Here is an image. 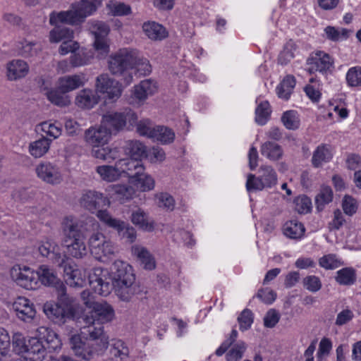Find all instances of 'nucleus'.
<instances>
[{"label": "nucleus", "mask_w": 361, "mask_h": 361, "mask_svg": "<svg viewBox=\"0 0 361 361\" xmlns=\"http://www.w3.org/2000/svg\"><path fill=\"white\" fill-rule=\"evenodd\" d=\"M90 314L82 317L85 325L80 334L70 338V345L75 355L84 360H90L102 355L109 346V337L104 331L102 324L111 320L114 310L105 302H96Z\"/></svg>", "instance_id": "obj_1"}, {"label": "nucleus", "mask_w": 361, "mask_h": 361, "mask_svg": "<svg viewBox=\"0 0 361 361\" xmlns=\"http://www.w3.org/2000/svg\"><path fill=\"white\" fill-rule=\"evenodd\" d=\"M133 267L128 264L118 261L115 262L111 268V273L100 267L94 268L89 274L88 281L90 287L100 295H108L113 286L135 279Z\"/></svg>", "instance_id": "obj_2"}, {"label": "nucleus", "mask_w": 361, "mask_h": 361, "mask_svg": "<svg viewBox=\"0 0 361 361\" xmlns=\"http://www.w3.org/2000/svg\"><path fill=\"white\" fill-rule=\"evenodd\" d=\"M97 227L93 218H86L85 220L67 219L63 226V244L66 247L68 254L77 259L87 255V248L85 239L88 232L94 231Z\"/></svg>", "instance_id": "obj_3"}, {"label": "nucleus", "mask_w": 361, "mask_h": 361, "mask_svg": "<svg viewBox=\"0 0 361 361\" xmlns=\"http://www.w3.org/2000/svg\"><path fill=\"white\" fill-rule=\"evenodd\" d=\"M101 4L102 0H80V2L73 4L67 11L51 13L49 23L51 25L60 22L70 25H79L87 16L95 12Z\"/></svg>", "instance_id": "obj_4"}, {"label": "nucleus", "mask_w": 361, "mask_h": 361, "mask_svg": "<svg viewBox=\"0 0 361 361\" xmlns=\"http://www.w3.org/2000/svg\"><path fill=\"white\" fill-rule=\"evenodd\" d=\"M61 341L54 331L40 326L37 329V336L28 340L25 353L31 356L30 359L42 361L47 351H55L61 348Z\"/></svg>", "instance_id": "obj_5"}, {"label": "nucleus", "mask_w": 361, "mask_h": 361, "mask_svg": "<svg viewBox=\"0 0 361 361\" xmlns=\"http://www.w3.org/2000/svg\"><path fill=\"white\" fill-rule=\"evenodd\" d=\"M137 62L135 51L123 49L111 56L109 69L113 75L121 78V82L124 86H128L133 81L135 64Z\"/></svg>", "instance_id": "obj_6"}, {"label": "nucleus", "mask_w": 361, "mask_h": 361, "mask_svg": "<svg viewBox=\"0 0 361 361\" xmlns=\"http://www.w3.org/2000/svg\"><path fill=\"white\" fill-rule=\"evenodd\" d=\"M44 312L54 323L63 324L67 320L73 319L75 314V300L66 291L57 293V302L54 304H45Z\"/></svg>", "instance_id": "obj_7"}, {"label": "nucleus", "mask_w": 361, "mask_h": 361, "mask_svg": "<svg viewBox=\"0 0 361 361\" xmlns=\"http://www.w3.org/2000/svg\"><path fill=\"white\" fill-rule=\"evenodd\" d=\"M137 119L136 114L130 109L125 108L118 111H107L102 116L101 121L112 135L123 130L127 121L133 124Z\"/></svg>", "instance_id": "obj_8"}, {"label": "nucleus", "mask_w": 361, "mask_h": 361, "mask_svg": "<svg viewBox=\"0 0 361 361\" xmlns=\"http://www.w3.org/2000/svg\"><path fill=\"white\" fill-rule=\"evenodd\" d=\"M92 255L97 260L106 262L115 256L117 252L114 244L102 233H94L89 239Z\"/></svg>", "instance_id": "obj_9"}, {"label": "nucleus", "mask_w": 361, "mask_h": 361, "mask_svg": "<svg viewBox=\"0 0 361 361\" xmlns=\"http://www.w3.org/2000/svg\"><path fill=\"white\" fill-rule=\"evenodd\" d=\"M54 264L63 269L64 278L66 283L71 286L82 287L85 280L82 277L81 271L78 269L75 262L63 254Z\"/></svg>", "instance_id": "obj_10"}, {"label": "nucleus", "mask_w": 361, "mask_h": 361, "mask_svg": "<svg viewBox=\"0 0 361 361\" xmlns=\"http://www.w3.org/2000/svg\"><path fill=\"white\" fill-rule=\"evenodd\" d=\"M122 85H123L121 82L119 83L110 78L106 73L99 75L96 80L97 90L102 93H106V100L109 102H114L121 97Z\"/></svg>", "instance_id": "obj_11"}, {"label": "nucleus", "mask_w": 361, "mask_h": 361, "mask_svg": "<svg viewBox=\"0 0 361 361\" xmlns=\"http://www.w3.org/2000/svg\"><path fill=\"white\" fill-rule=\"evenodd\" d=\"M310 65L309 71L311 73H319L326 78L328 74L331 73L334 70V59L332 57L322 51H318L315 55L307 60Z\"/></svg>", "instance_id": "obj_12"}, {"label": "nucleus", "mask_w": 361, "mask_h": 361, "mask_svg": "<svg viewBox=\"0 0 361 361\" xmlns=\"http://www.w3.org/2000/svg\"><path fill=\"white\" fill-rule=\"evenodd\" d=\"M38 283L48 287H53L56 293L66 291V287L58 277L56 271L47 264L40 265L37 269Z\"/></svg>", "instance_id": "obj_13"}, {"label": "nucleus", "mask_w": 361, "mask_h": 361, "mask_svg": "<svg viewBox=\"0 0 361 361\" xmlns=\"http://www.w3.org/2000/svg\"><path fill=\"white\" fill-rule=\"evenodd\" d=\"M109 130L103 125L92 126L85 131L84 139L87 144L97 148L106 144L111 137Z\"/></svg>", "instance_id": "obj_14"}, {"label": "nucleus", "mask_w": 361, "mask_h": 361, "mask_svg": "<svg viewBox=\"0 0 361 361\" xmlns=\"http://www.w3.org/2000/svg\"><path fill=\"white\" fill-rule=\"evenodd\" d=\"M94 36V47L101 54H107L109 47L106 42V36L109 32L108 25L102 21H93L90 27Z\"/></svg>", "instance_id": "obj_15"}, {"label": "nucleus", "mask_w": 361, "mask_h": 361, "mask_svg": "<svg viewBox=\"0 0 361 361\" xmlns=\"http://www.w3.org/2000/svg\"><path fill=\"white\" fill-rule=\"evenodd\" d=\"M81 204L92 213H98L99 210H104V208L108 207L110 202L102 193L90 190L82 195Z\"/></svg>", "instance_id": "obj_16"}, {"label": "nucleus", "mask_w": 361, "mask_h": 361, "mask_svg": "<svg viewBox=\"0 0 361 361\" xmlns=\"http://www.w3.org/2000/svg\"><path fill=\"white\" fill-rule=\"evenodd\" d=\"M39 178L49 184H57L61 181L59 167L51 162H42L35 168Z\"/></svg>", "instance_id": "obj_17"}, {"label": "nucleus", "mask_w": 361, "mask_h": 361, "mask_svg": "<svg viewBox=\"0 0 361 361\" xmlns=\"http://www.w3.org/2000/svg\"><path fill=\"white\" fill-rule=\"evenodd\" d=\"M117 166L120 168L121 174L126 173L130 181L145 171L141 159L132 157L119 159L117 161Z\"/></svg>", "instance_id": "obj_18"}, {"label": "nucleus", "mask_w": 361, "mask_h": 361, "mask_svg": "<svg viewBox=\"0 0 361 361\" xmlns=\"http://www.w3.org/2000/svg\"><path fill=\"white\" fill-rule=\"evenodd\" d=\"M12 308L16 316L24 322L31 321L36 314L33 303L24 297H18L13 303Z\"/></svg>", "instance_id": "obj_19"}, {"label": "nucleus", "mask_w": 361, "mask_h": 361, "mask_svg": "<svg viewBox=\"0 0 361 361\" xmlns=\"http://www.w3.org/2000/svg\"><path fill=\"white\" fill-rule=\"evenodd\" d=\"M15 280L20 286L25 289L32 290L38 287L37 270H32L26 266L19 268Z\"/></svg>", "instance_id": "obj_20"}, {"label": "nucleus", "mask_w": 361, "mask_h": 361, "mask_svg": "<svg viewBox=\"0 0 361 361\" xmlns=\"http://www.w3.org/2000/svg\"><path fill=\"white\" fill-rule=\"evenodd\" d=\"M116 295L123 301L128 302L131 298L142 292L140 285L133 280H127L113 286Z\"/></svg>", "instance_id": "obj_21"}, {"label": "nucleus", "mask_w": 361, "mask_h": 361, "mask_svg": "<svg viewBox=\"0 0 361 361\" xmlns=\"http://www.w3.org/2000/svg\"><path fill=\"white\" fill-rule=\"evenodd\" d=\"M38 251L41 256L48 258L54 264L63 255L58 244L51 239L42 241L38 245Z\"/></svg>", "instance_id": "obj_22"}, {"label": "nucleus", "mask_w": 361, "mask_h": 361, "mask_svg": "<svg viewBox=\"0 0 361 361\" xmlns=\"http://www.w3.org/2000/svg\"><path fill=\"white\" fill-rule=\"evenodd\" d=\"M130 221L135 226L145 231H152L154 228L153 221L150 220L148 214L140 208L132 212Z\"/></svg>", "instance_id": "obj_23"}, {"label": "nucleus", "mask_w": 361, "mask_h": 361, "mask_svg": "<svg viewBox=\"0 0 361 361\" xmlns=\"http://www.w3.org/2000/svg\"><path fill=\"white\" fill-rule=\"evenodd\" d=\"M85 76L83 75H66L59 79L58 85L63 92H69L84 85Z\"/></svg>", "instance_id": "obj_24"}, {"label": "nucleus", "mask_w": 361, "mask_h": 361, "mask_svg": "<svg viewBox=\"0 0 361 361\" xmlns=\"http://www.w3.org/2000/svg\"><path fill=\"white\" fill-rule=\"evenodd\" d=\"M121 154V149L118 147H99L93 148L92 150V155L97 159H100L107 162L119 159Z\"/></svg>", "instance_id": "obj_25"}, {"label": "nucleus", "mask_w": 361, "mask_h": 361, "mask_svg": "<svg viewBox=\"0 0 361 361\" xmlns=\"http://www.w3.org/2000/svg\"><path fill=\"white\" fill-rule=\"evenodd\" d=\"M27 72V64L23 60H13L7 65V76L11 80L25 77Z\"/></svg>", "instance_id": "obj_26"}, {"label": "nucleus", "mask_w": 361, "mask_h": 361, "mask_svg": "<svg viewBox=\"0 0 361 361\" xmlns=\"http://www.w3.org/2000/svg\"><path fill=\"white\" fill-rule=\"evenodd\" d=\"M124 152L132 158L142 159L146 157L147 147L139 140H128L123 147Z\"/></svg>", "instance_id": "obj_27"}, {"label": "nucleus", "mask_w": 361, "mask_h": 361, "mask_svg": "<svg viewBox=\"0 0 361 361\" xmlns=\"http://www.w3.org/2000/svg\"><path fill=\"white\" fill-rule=\"evenodd\" d=\"M157 90V83L152 80H145L135 86L134 96L140 101L145 100L149 95H152Z\"/></svg>", "instance_id": "obj_28"}, {"label": "nucleus", "mask_w": 361, "mask_h": 361, "mask_svg": "<svg viewBox=\"0 0 361 361\" xmlns=\"http://www.w3.org/2000/svg\"><path fill=\"white\" fill-rule=\"evenodd\" d=\"M98 102L97 94L92 90L84 89L79 92L75 104L80 108L91 109Z\"/></svg>", "instance_id": "obj_29"}, {"label": "nucleus", "mask_w": 361, "mask_h": 361, "mask_svg": "<svg viewBox=\"0 0 361 361\" xmlns=\"http://www.w3.org/2000/svg\"><path fill=\"white\" fill-rule=\"evenodd\" d=\"M142 29L145 35L153 40H161L167 36L166 29L161 25L155 22L145 23Z\"/></svg>", "instance_id": "obj_30"}, {"label": "nucleus", "mask_w": 361, "mask_h": 361, "mask_svg": "<svg viewBox=\"0 0 361 361\" xmlns=\"http://www.w3.org/2000/svg\"><path fill=\"white\" fill-rule=\"evenodd\" d=\"M260 152L262 156L271 161L279 160L283 154L282 147L279 144L271 141L265 142L262 145Z\"/></svg>", "instance_id": "obj_31"}, {"label": "nucleus", "mask_w": 361, "mask_h": 361, "mask_svg": "<svg viewBox=\"0 0 361 361\" xmlns=\"http://www.w3.org/2000/svg\"><path fill=\"white\" fill-rule=\"evenodd\" d=\"M96 171L98 173L102 180L107 182L116 181L118 180L121 176L120 168L117 166V161L114 166H99L97 167Z\"/></svg>", "instance_id": "obj_32"}, {"label": "nucleus", "mask_w": 361, "mask_h": 361, "mask_svg": "<svg viewBox=\"0 0 361 361\" xmlns=\"http://www.w3.org/2000/svg\"><path fill=\"white\" fill-rule=\"evenodd\" d=\"M305 231L303 224L297 220L288 221L283 226V234L291 239L301 238L304 235Z\"/></svg>", "instance_id": "obj_33"}, {"label": "nucleus", "mask_w": 361, "mask_h": 361, "mask_svg": "<svg viewBox=\"0 0 361 361\" xmlns=\"http://www.w3.org/2000/svg\"><path fill=\"white\" fill-rule=\"evenodd\" d=\"M356 271L353 267H345L336 272L335 281L342 286H352L356 282Z\"/></svg>", "instance_id": "obj_34"}, {"label": "nucleus", "mask_w": 361, "mask_h": 361, "mask_svg": "<svg viewBox=\"0 0 361 361\" xmlns=\"http://www.w3.org/2000/svg\"><path fill=\"white\" fill-rule=\"evenodd\" d=\"M51 142V140L42 137L36 141L30 142L29 145L30 154L35 158L42 157L48 152Z\"/></svg>", "instance_id": "obj_35"}, {"label": "nucleus", "mask_w": 361, "mask_h": 361, "mask_svg": "<svg viewBox=\"0 0 361 361\" xmlns=\"http://www.w3.org/2000/svg\"><path fill=\"white\" fill-rule=\"evenodd\" d=\"M295 86V79L293 75H287L276 87L279 97L288 100Z\"/></svg>", "instance_id": "obj_36"}, {"label": "nucleus", "mask_w": 361, "mask_h": 361, "mask_svg": "<svg viewBox=\"0 0 361 361\" xmlns=\"http://www.w3.org/2000/svg\"><path fill=\"white\" fill-rule=\"evenodd\" d=\"M46 95L49 101L55 105L65 106L70 104L68 96L66 94V92H63L62 90H60L59 85L57 88L48 90Z\"/></svg>", "instance_id": "obj_37"}, {"label": "nucleus", "mask_w": 361, "mask_h": 361, "mask_svg": "<svg viewBox=\"0 0 361 361\" xmlns=\"http://www.w3.org/2000/svg\"><path fill=\"white\" fill-rule=\"evenodd\" d=\"M333 191L329 186H322L315 197V205L318 212H322L325 206L332 202Z\"/></svg>", "instance_id": "obj_38"}, {"label": "nucleus", "mask_w": 361, "mask_h": 361, "mask_svg": "<svg viewBox=\"0 0 361 361\" xmlns=\"http://www.w3.org/2000/svg\"><path fill=\"white\" fill-rule=\"evenodd\" d=\"M59 23H61L53 25H55V27L50 32L49 35L51 42H59L63 39H71L73 37V31L72 30L64 25H59ZM61 23L65 24L64 23Z\"/></svg>", "instance_id": "obj_39"}, {"label": "nucleus", "mask_w": 361, "mask_h": 361, "mask_svg": "<svg viewBox=\"0 0 361 361\" xmlns=\"http://www.w3.org/2000/svg\"><path fill=\"white\" fill-rule=\"evenodd\" d=\"M112 190L115 198L121 203H124L126 201L130 200L135 193L134 188L128 185H114Z\"/></svg>", "instance_id": "obj_40"}, {"label": "nucleus", "mask_w": 361, "mask_h": 361, "mask_svg": "<svg viewBox=\"0 0 361 361\" xmlns=\"http://www.w3.org/2000/svg\"><path fill=\"white\" fill-rule=\"evenodd\" d=\"M153 135L152 138L164 145L173 142L175 138V133L173 130L162 126H155V131Z\"/></svg>", "instance_id": "obj_41"}, {"label": "nucleus", "mask_w": 361, "mask_h": 361, "mask_svg": "<svg viewBox=\"0 0 361 361\" xmlns=\"http://www.w3.org/2000/svg\"><path fill=\"white\" fill-rule=\"evenodd\" d=\"M332 158L329 149L324 145L319 146L313 153L312 163L314 167H319L323 162H328Z\"/></svg>", "instance_id": "obj_42"}, {"label": "nucleus", "mask_w": 361, "mask_h": 361, "mask_svg": "<svg viewBox=\"0 0 361 361\" xmlns=\"http://www.w3.org/2000/svg\"><path fill=\"white\" fill-rule=\"evenodd\" d=\"M110 353L113 361H125L128 357L129 350L124 342L118 340L113 343Z\"/></svg>", "instance_id": "obj_43"}, {"label": "nucleus", "mask_w": 361, "mask_h": 361, "mask_svg": "<svg viewBox=\"0 0 361 361\" xmlns=\"http://www.w3.org/2000/svg\"><path fill=\"white\" fill-rule=\"evenodd\" d=\"M260 180L264 182L267 188H271L277 183V175L271 166L262 165L259 169Z\"/></svg>", "instance_id": "obj_44"}, {"label": "nucleus", "mask_w": 361, "mask_h": 361, "mask_svg": "<svg viewBox=\"0 0 361 361\" xmlns=\"http://www.w3.org/2000/svg\"><path fill=\"white\" fill-rule=\"evenodd\" d=\"M247 349L246 343L243 341H238L233 345L226 354V361H240Z\"/></svg>", "instance_id": "obj_45"}, {"label": "nucleus", "mask_w": 361, "mask_h": 361, "mask_svg": "<svg viewBox=\"0 0 361 361\" xmlns=\"http://www.w3.org/2000/svg\"><path fill=\"white\" fill-rule=\"evenodd\" d=\"M269 103L267 101L260 102L255 109V121L259 125H264L271 115Z\"/></svg>", "instance_id": "obj_46"}, {"label": "nucleus", "mask_w": 361, "mask_h": 361, "mask_svg": "<svg viewBox=\"0 0 361 361\" xmlns=\"http://www.w3.org/2000/svg\"><path fill=\"white\" fill-rule=\"evenodd\" d=\"M319 264L325 269L332 270L343 266V262L338 258L336 255L329 254L322 257L319 259Z\"/></svg>", "instance_id": "obj_47"}, {"label": "nucleus", "mask_w": 361, "mask_h": 361, "mask_svg": "<svg viewBox=\"0 0 361 361\" xmlns=\"http://www.w3.org/2000/svg\"><path fill=\"white\" fill-rule=\"evenodd\" d=\"M326 38L333 42H338L342 39H346L349 37L350 30L345 28L336 29L333 26H327L324 29Z\"/></svg>", "instance_id": "obj_48"}, {"label": "nucleus", "mask_w": 361, "mask_h": 361, "mask_svg": "<svg viewBox=\"0 0 361 361\" xmlns=\"http://www.w3.org/2000/svg\"><path fill=\"white\" fill-rule=\"evenodd\" d=\"M97 216L107 226L116 230L118 233L121 232V230L126 224L124 221L113 218L106 210H99Z\"/></svg>", "instance_id": "obj_49"}, {"label": "nucleus", "mask_w": 361, "mask_h": 361, "mask_svg": "<svg viewBox=\"0 0 361 361\" xmlns=\"http://www.w3.org/2000/svg\"><path fill=\"white\" fill-rule=\"evenodd\" d=\"M131 183L142 191L150 190L154 187V179L151 176L144 173V172L141 173L140 175H138L135 178L133 179Z\"/></svg>", "instance_id": "obj_50"}, {"label": "nucleus", "mask_w": 361, "mask_h": 361, "mask_svg": "<svg viewBox=\"0 0 361 361\" xmlns=\"http://www.w3.org/2000/svg\"><path fill=\"white\" fill-rule=\"evenodd\" d=\"M281 121L284 126L289 130L298 129L300 126L297 112L293 110L284 112L281 116Z\"/></svg>", "instance_id": "obj_51"}, {"label": "nucleus", "mask_w": 361, "mask_h": 361, "mask_svg": "<svg viewBox=\"0 0 361 361\" xmlns=\"http://www.w3.org/2000/svg\"><path fill=\"white\" fill-rule=\"evenodd\" d=\"M135 252L145 269L152 270L155 268L154 260L147 249L144 247L137 248Z\"/></svg>", "instance_id": "obj_52"}, {"label": "nucleus", "mask_w": 361, "mask_h": 361, "mask_svg": "<svg viewBox=\"0 0 361 361\" xmlns=\"http://www.w3.org/2000/svg\"><path fill=\"white\" fill-rule=\"evenodd\" d=\"M346 81L350 87L361 85V67L355 66L350 68L346 74Z\"/></svg>", "instance_id": "obj_53"}, {"label": "nucleus", "mask_w": 361, "mask_h": 361, "mask_svg": "<svg viewBox=\"0 0 361 361\" xmlns=\"http://www.w3.org/2000/svg\"><path fill=\"white\" fill-rule=\"evenodd\" d=\"M107 7L110 13L114 16H126L130 13V6L120 2H110Z\"/></svg>", "instance_id": "obj_54"}, {"label": "nucleus", "mask_w": 361, "mask_h": 361, "mask_svg": "<svg viewBox=\"0 0 361 361\" xmlns=\"http://www.w3.org/2000/svg\"><path fill=\"white\" fill-rule=\"evenodd\" d=\"M37 44L32 42L24 40L20 42L18 45L19 53L24 57H30L36 55L38 47Z\"/></svg>", "instance_id": "obj_55"}, {"label": "nucleus", "mask_w": 361, "mask_h": 361, "mask_svg": "<svg viewBox=\"0 0 361 361\" xmlns=\"http://www.w3.org/2000/svg\"><path fill=\"white\" fill-rule=\"evenodd\" d=\"M295 210L300 214H307L311 211L312 202L306 195H301L295 200Z\"/></svg>", "instance_id": "obj_56"}, {"label": "nucleus", "mask_w": 361, "mask_h": 361, "mask_svg": "<svg viewBox=\"0 0 361 361\" xmlns=\"http://www.w3.org/2000/svg\"><path fill=\"white\" fill-rule=\"evenodd\" d=\"M137 131L141 135H146L152 138L155 131V126H153L152 123L149 119L141 120L137 123Z\"/></svg>", "instance_id": "obj_57"}, {"label": "nucleus", "mask_w": 361, "mask_h": 361, "mask_svg": "<svg viewBox=\"0 0 361 361\" xmlns=\"http://www.w3.org/2000/svg\"><path fill=\"white\" fill-rule=\"evenodd\" d=\"M238 322L240 325V329L242 331H246L251 327L253 323V314L250 310L245 309L238 317Z\"/></svg>", "instance_id": "obj_58"}, {"label": "nucleus", "mask_w": 361, "mask_h": 361, "mask_svg": "<svg viewBox=\"0 0 361 361\" xmlns=\"http://www.w3.org/2000/svg\"><path fill=\"white\" fill-rule=\"evenodd\" d=\"M71 63L73 67L86 65L89 61V56L83 50H76L70 58Z\"/></svg>", "instance_id": "obj_59"}, {"label": "nucleus", "mask_w": 361, "mask_h": 361, "mask_svg": "<svg viewBox=\"0 0 361 361\" xmlns=\"http://www.w3.org/2000/svg\"><path fill=\"white\" fill-rule=\"evenodd\" d=\"M238 336V331L235 329H233L230 336L226 341H224L219 346V348L216 350V355L217 356L223 355L231 345L235 343V342L236 341Z\"/></svg>", "instance_id": "obj_60"}, {"label": "nucleus", "mask_w": 361, "mask_h": 361, "mask_svg": "<svg viewBox=\"0 0 361 361\" xmlns=\"http://www.w3.org/2000/svg\"><path fill=\"white\" fill-rule=\"evenodd\" d=\"M303 286L309 291L315 293L322 288V282L316 276H307L303 279Z\"/></svg>", "instance_id": "obj_61"}, {"label": "nucleus", "mask_w": 361, "mask_h": 361, "mask_svg": "<svg viewBox=\"0 0 361 361\" xmlns=\"http://www.w3.org/2000/svg\"><path fill=\"white\" fill-rule=\"evenodd\" d=\"M157 204L159 207L172 211L175 207V200L169 193H161L157 196Z\"/></svg>", "instance_id": "obj_62"}, {"label": "nucleus", "mask_w": 361, "mask_h": 361, "mask_svg": "<svg viewBox=\"0 0 361 361\" xmlns=\"http://www.w3.org/2000/svg\"><path fill=\"white\" fill-rule=\"evenodd\" d=\"M343 209L345 214L353 216L356 213L357 204L355 199L349 195H345L342 202Z\"/></svg>", "instance_id": "obj_63"}, {"label": "nucleus", "mask_w": 361, "mask_h": 361, "mask_svg": "<svg viewBox=\"0 0 361 361\" xmlns=\"http://www.w3.org/2000/svg\"><path fill=\"white\" fill-rule=\"evenodd\" d=\"M264 188H267V185L264 184V182L260 180L259 177H256L251 173L247 176L246 188L248 192L252 190H262Z\"/></svg>", "instance_id": "obj_64"}]
</instances>
